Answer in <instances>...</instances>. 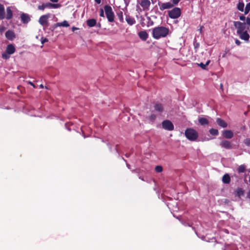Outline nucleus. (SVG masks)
<instances>
[{
  "label": "nucleus",
  "instance_id": "obj_48",
  "mask_svg": "<svg viewBox=\"0 0 250 250\" xmlns=\"http://www.w3.org/2000/svg\"><path fill=\"white\" fill-rule=\"evenodd\" d=\"M29 83L30 85H31L32 86H33L34 87H36L35 85H34V84L32 82H29Z\"/></svg>",
  "mask_w": 250,
  "mask_h": 250
},
{
  "label": "nucleus",
  "instance_id": "obj_51",
  "mask_svg": "<svg viewBox=\"0 0 250 250\" xmlns=\"http://www.w3.org/2000/svg\"><path fill=\"white\" fill-rule=\"evenodd\" d=\"M139 178H140L141 180H142V181H144V178H143V177H139Z\"/></svg>",
  "mask_w": 250,
  "mask_h": 250
},
{
  "label": "nucleus",
  "instance_id": "obj_12",
  "mask_svg": "<svg viewBox=\"0 0 250 250\" xmlns=\"http://www.w3.org/2000/svg\"><path fill=\"white\" fill-rule=\"evenodd\" d=\"M222 135L226 139H231L233 137V133L230 130H224Z\"/></svg>",
  "mask_w": 250,
  "mask_h": 250
},
{
  "label": "nucleus",
  "instance_id": "obj_21",
  "mask_svg": "<svg viewBox=\"0 0 250 250\" xmlns=\"http://www.w3.org/2000/svg\"><path fill=\"white\" fill-rule=\"evenodd\" d=\"M155 110L158 112H162L164 111L163 105L162 104L157 103L154 106Z\"/></svg>",
  "mask_w": 250,
  "mask_h": 250
},
{
  "label": "nucleus",
  "instance_id": "obj_22",
  "mask_svg": "<svg viewBox=\"0 0 250 250\" xmlns=\"http://www.w3.org/2000/svg\"><path fill=\"white\" fill-rule=\"evenodd\" d=\"M5 18V8L3 5L0 3V20Z\"/></svg>",
  "mask_w": 250,
  "mask_h": 250
},
{
  "label": "nucleus",
  "instance_id": "obj_32",
  "mask_svg": "<svg viewBox=\"0 0 250 250\" xmlns=\"http://www.w3.org/2000/svg\"><path fill=\"white\" fill-rule=\"evenodd\" d=\"M250 11V2L248 3L244 9V14L245 15H247L249 13Z\"/></svg>",
  "mask_w": 250,
  "mask_h": 250
},
{
  "label": "nucleus",
  "instance_id": "obj_5",
  "mask_svg": "<svg viewBox=\"0 0 250 250\" xmlns=\"http://www.w3.org/2000/svg\"><path fill=\"white\" fill-rule=\"evenodd\" d=\"M181 14V11L180 8L174 7L171 10L168 11V16L170 18L174 19L179 18Z\"/></svg>",
  "mask_w": 250,
  "mask_h": 250
},
{
  "label": "nucleus",
  "instance_id": "obj_23",
  "mask_svg": "<svg viewBox=\"0 0 250 250\" xmlns=\"http://www.w3.org/2000/svg\"><path fill=\"white\" fill-rule=\"evenodd\" d=\"M198 121L200 124L202 125H208L209 124V122L208 120L204 117L200 118L198 119Z\"/></svg>",
  "mask_w": 250,
  "mask_h": 250
},
{
  "label": "nucleus",
  "instance_id": "obj_33",
  "mask_svg": "<svg viewBox=\"0 0 250 250\" xmlns=\"http://www.w3.org/2000/svg\"><path fill=\"white\" fill-rule=\"evenodd\" d=\"M49 5L50 6V8H59L61 6V5L60 4H53V3H50Z\"/></svg>",
  "mask_w": 250,
  "mask_h": 250
},
{
  "label": "nucleus",
  "instance_id": "obj_24",
  "mask_svg": "<svg viewBox=\"0 0 250 250\" xmlns=\"http://www.w3.org/2000/svg\"><path fill=\"white\" fill-rule=\"evenodd\" d=\"M222 181L224 184H228L230 182V177L228 174H225L222 177Z\"/></svg>",
  "mask_w": 250,
  "mask_h": 250
},
{
  "label": "nucleus",
  "instance_id": "obj_40",
  "mask_svg": "<svg viewBox=\"0 0 250 250\" xmlns=\"http://www.w3.org/2000/svg\"><path fill=\"white\" fill-rule=\"evenodd\" d=\"M243 194H244V191L242 190V188H239L238 189V190H237V194L239 196H240V195H243Z\"/></svg>",
  "mask_w": 250,
  "mask_h": 250
},
{
  "label": "nucleus",
  "instance_id": "obj_25",
  "mask_svg": "<svg viewBox=\"0 0 250 250\" xmlns=\"http://www.w3.org/2000/svg\"><path fill=\"white\" fill-rule=\"evenodd\" d=\"M237 9L241 11V12H244V3L243 1H239L237 5Z\"/></svg>",
  "mask_w": 250,
  "mask_h": 250
},
{
  "label": "nucleus",
  "instance_id": "obj_13",
  "mask_svg": "<svg viewBox=\"0 0 250 250\" xmlns=\"http://www.w3.org/2000/svg\"><path fill=\"white\" fill-rule=\"evenodd\" d=\"M239 35V37L241 39L246 41H249L250 39V35L248 33L247 30L244 32H242L241 33H237Z\"/></svg>",
  "mask_w": 250,
  "mask_h": 250
},
{
  "label": "nucleus",
  "instance_id": "obj_37",
  "mask_svg": "<svg viewBox=\"0 0 250 250\" xmlns=\"http://www.w3.org/2000/svg\"><path fill=\"white\" fill-rule=\"evenodd\" d=\"M245 144L249 146H250V138H247L244 141Z\"/></svg>",
  "mask_w": 250,
  "mask_h": 250
},
{
  "label": "nucleus",
  "instance_id": "obj_45",
  "mask_svg": "<svg viewBox=\"0 0 250 250\" xmlns=\"http://www.w3.org/2000/svg\"><path fill=\"white\" fill-rule=\"evenodd\" d=\"M235 43H236L237 45H239L241 44V42H240V41H239L238 40H237V39H236V40H235Z\"/></svg>",
  "mask_w": 250,
  "mask_h": 250
},
{
  "label": "nucleus",
  "instance_id": "obj_15",
  "mask_svg": "<svg viewBox=\"0 0 250 250\" xmlns=\"http://www.w3.org/2000/svg\"><path fill=\"white\" fill-rule=\"evenodd\" d=\"M6 52L9 55L13 54L15 52V48L12 44L7 45L6 48Z\"/></svg>",
  "mask_w": 250,
  "mask_h": 250
},
{
  "label": "nucleus",
  "instance_id": "obj_1",
  "mask_svg": "<svg viewBox=\"0 0 250 250\" xmlns=\"http://www.w3.org/2000/svg\"><path fill=\"white\" fill-rule=\"evenodd\" d=\"M169 33V30L168 27L158 26L153 28L152 36L154 39L158 40L162 38L166 37Z\"/></svg>",
  "mask_w": 250,
  "mask_h": 250
},
{
  "label": "nucleus",
  "instance_id": "obj_17",
  "mask_svg": "<svg viewBox=\"0 0 250 250\" xmlns=\"http://www.w3.org/2000/svg\"><path fill=\"white\" fill-rule=\"evenodd\" d=\"M125 21H126L128 24L131 26L134 24L136 22L135 19L133 17H130L128 15H125Z\"/></svg>",
  "mask_w": 250,
  "mask_h": 250
},
{
  "label": "nucleus",
  "instance_id": "obj_30",
  "mask_svg": "<svg viewBox=\"0 0 250 250\" xmlns=\"http://www.w3.org/2000/svg\"><path fill=\"white\" fill-rule=\"evenodd\" d=\"M209 132L210 134L213 136H217L219 134L218 130L217 129L211 128L209 129Z\"/></svg>",
  "mask_w": 250,
  "mask_h": 250
},
{
  "label": "nucleus",
  "instance_id": "obj_53",
  "mask_svg": "<svg viewBox=\"0 0 250 250\" xmlns=\"http://www.w3.org/2000/svg\"><path fill=\"white\" fill-rule=\"evenodd\" d=\"M153 24V22L152 21L150 22V25H152Z\"/></svg>",
  "mask_w": 250,
  "mask_h": 250
},
{
  "label": "nucleus",
  "instance_id": "obj_14",
  "mask_svg": "<svg viewBox=\"0 0 250 250\" xmlns=\"http://www.w3.org/2000/svg\"><path fill=\"white\" fill-rule=\"evenodd\" d=\"M5 37L8 40L12 41L14 38H15L16 36L13 31L9 30L6 32Z\"/></svg>",
  "mask_w": 250,
  "mask_h": 250
},
{
  "label": "nucleus",
  "instance_id": "obj_36",
  "mask_svg": "<svg viewBox=\"0 0 250 250\" xmlns=\"http://www.w3.org/2000/svg\"><path fill=\"white\" fill-rule=\"evenodd\" d=\"M246 24L247 26V29H249V28L250 27V17H247Z\"/></svg>",
  "mask_w": 250,
  "mask_h": 250
},
{
  "label": "nucleus",
  "instance_id": "obj_2",
  "mask_svg": "<svg viewBox=\"0 0 250 250\" xmlns=\"http://www.w3.org/2000/svg\"><path fill=\"white\" fill-rule=\"evenodd\" d=\"M185 135L186 138L190 141H195L199 137L197 131L192 128L186 129Z\"/></svg>",
  "mask_w": 250,
  "mask_h": 250
},
{
  "label": "nucleus",
  "instance_id": "obj_4",
  "mask_svg": "<svg viewBox=\"0 0 250 250\" xmlns=\"http://www.w3.org/2000/svg\"><path fill=\"white\" fill-rule=\"evenodd\" d=\"M233 25L237 29V33H241L247 30V26L245 22H242L239 21H235L233 22Z\"/></svg>",
  "mask_w": 250,
  "mask_h": 250
},
{
  "label": "nucleus",
  "instance_id": "obj_7",
  "mask_svg": "<svg viewBox=\"0 0 250 250\" xmlns=\"http://www.w3.org/2000/svg\"><path fill=\"white\" fill-rule=\"evenodd\" d=\"M50 17V14L48 13L42 16L39 20V23L42 26H48V19Z\"/></svg>",
  "mask_w": 250,
  "mask_h": 250
},
{
  "label": "nucleus",
  "instance_id": "obj_26",
  "mask_svg": "<svg viewBox=\"0 0 250 250\" xmlns=\"http://www.w3.org/2000/svg\"><path fill=\"white\" fill-rule=\"evenodd\" d=\"M49 4L50 2L43 3L42 5H39L38 8L40 10H43L46 8H50V6L49 5Z\"/></svg>",
  "mask_w": 250,
  "mask_h": 250
},
{
  "label": "nucleus",
  "instance_id": "obj_50",
  "mask_svg": "<svg viewBox=\"0 0 250 250\" xmlns=\"http://www.w3.org/2000/svg\"><path fill=\"white\" fill-rule=\"evenodd\" d=\"M248 197L250 199V190L249 191V192L248 193Z\"/></svg>",
  "mask_w": 250,
  "mask_h": 250
},
{
  "label": "nucleus",
  "instance_id": "obj_16",
  "mask_svg": "<svg viewBox=\"0 0 250 250\" xmlns=\"http://www.w3.org/2000/svg\"><path fill=\"white\" fill-rule=\"evenodd\" d=\"M139 38L143 41H145L148 37V35L146 31H141L138 33Z\"/></svg>",
  "mask_w": 250,
  "mask_h": 250
},
{
  "label": "nucleus",
  "instance_id": "obj_38",
  "mask_svg": "<svg viewBox=\"0 0 250 250\" xmlns=\"http://www.w3.org/2000/svg\"><path fill=\"white\" fill-rule=\"evenodd\" d=\"M41 41L42 44H43L45 42H47L48 40L46 38L42 37Z\"/></svg>",
  "mask_w": 250,
  "mask_h": 250
},
{
  "label": "nucleus",
  "instance_id": "obj_44",
  "mask_svg": "<svg viewBox=\"0 0 250 250\" xmlns=\"http://www.w3.org/2000/svg\"><path fill=\"white\" fill-rule=\"evenodd\" d=\"M171 1L174 4L176 5L179 3L180 0H171Z\"/></svg>",
  "mask_w": 250,
  "mask_h": 250
},
{
  "label": "nucleus",
  "instance_id": "obj_9",
  "mask_svg": "<svg viewBox=\"0 0 250 250\" xmlns=\"http://www.w3.org/2000/svg\"><path fill=\"white\" fill-rule=\"evenodd\" d=\"M174 4L170 2L159 3V8L160 10L163 11L165 9H170L173 7Z\"/></svg>",
  "mask_w": 250,
  "mask_h": 250
},
{
  "label": "nucleus",
  "instance_id": "obj_31",
  "mask_svg": "<svg viewBox=\"0 0 250 250\" xmlns=\"http://www.w3.org/2000/svg\"><path fill=\"white\" fill-rule=\"evenodd\" d=\"M237 171L239 173H243L246 171V167L244 165H240L237 169Z\"/></svg>",
  "mask_w": 250,
  "mask_h": 250
},
{
  "label": "nucleus",
  "instance_id": "obj_3",
  "mask_svg": "<svg viewBox=\"0 0 250 250\" xmlns=\"http://www.w3.org/2000/svg\"><path fill=\"white\" fill-rule=\"evenodd\" d=\"M104 10L108 21L110 22H114L115 16L112 7L109 5H105L104 6Z\"/></svg>",
  "mask_w": 250,
  "mask_h": 250
},
{
  "label": "nucleus",
  "instance_id": "obj_41",
  "mask_svg": "<svg viewBox=\"0 0 250 250\" xmlns=\"http://www.w3.org/2000/svg\"><path fill=\"white\" fill-rule=\"evenodd\" d=\"M199 46H200V44L199 42H194V48L195 49H197L199 47Z\"/></svg>",
  "mask_w": 250,
  "mask_h": 250
},
{
  "label": "nucleus",
  "instance_id": "obj_42",
  "mask_svg": "<svg viewBox=\"0 0 250 250\" xmlns=\"http://www.w3.org/2000/svg\"><path fill=\"white\" fill-rule=\"evenodd\" d=\"M100 16L102 17H104V11L102 8L100 9Z\"/></svg>",
  "mask_w": 250,
  "mask_h": 250
},
{
  "label": "nucleus",
  "instance_id": "obj_29",
  "mask_svg": "<svg viewBox=\"0 0 250 250\" xmlns=\"http://www.w3.org/2000/svg\"><path fill=\"white\" fill-rule=\"evenodd\" d=\"M210 63V61H208L205 64L203 63V62H201L200 63H198V65L200 66L203 69L206 70L207 69V66Z\"/></svg>",
  "mask_w": 250,
  "mask_h": 250
},
{
  "label": "nucleus",
  "instance_id": "obj_10",
  "mask_svg": "<svg viewBox=\"0 0 250 250\" xmlns=\"http://www.w3.org/2000/svg\"><path fill=\"white\" fill-rule=\"evenodd\" d=\"M139 4L144 10H148L151 3L149 0H141Z\"/></svg>",
  "mask_w": 250,
  "mask_h": 250
},
{
  "label": "nucleus",
  "instance_id": "obj_54",
  "mask_svg": "<svg viewBox=\"0 0 250 250\" xmlns=\"http://www.w3.org/2000/svg\"><path fill=\"white\" fill-rule=\"evenodd\" d=\"M98 27H100L101 26V24L100 23H98Z\"/></svg>",
  "mask_w": 250,
  "mask_h": 250
},
{
  "label": "nucleus",
  "instance_id": "obj_19",
  "mask_svg": "<svg viewBox=\"0 0 250 250\" xmlns=\"http://www.w3.org/2000/svg\"><path fill=\"white\" fill-rule=\"evenodd\" d=\"M216 123L221 127H222L223 128L227 127V123L225 121H224L223 120L220 118H217L216 119Z\"/></svg>",
  "mask_w": 250,
  "mask_h": 250
},
{
  "label": "nucleus",
  "instance_id": "obj_20",
  "mask_svg": "<svg viewBox=\"0 0 250 250\" xmlns=\"http://www.w3.org/2000/svg\"><path fill=\"white\" fill-rule=\"evenodd\" d=\"M97 21L94 19H90L86 21V24L89 27H92L96 25Z\"/></svg>",
  "mask_w": 250,
  "mask_h": 250
},
{
  "label": "nucleus",
  "instance_id": "obj_47",
  "mask_svg": "<svg viewBox=\"0 0 250 250\" xmlns=\"http://www.w3.org/2000/svg\"><path fill=\"white\" fill-rule=\"evenodd\" d=\"M97 4H100L101 2V0H94Z\"/></svg>",
  "mask_w": 250,
  "mask_h": 250
},
{
  "label": "nucleus",
  "instance_id": "obj_35",
  "mask_svg": "<svg viewBox=\"0 0 250 250\" xmlns=\"http://www.w3.org/2000/svg\"><path fill=\"white\" fill-rule=\"evenodd\" d=\"M155 170L157 172H161L163 171V167L161 166H157L155 168Z\"/></svg>",
  "mask_w": 250,
  "mask_h": 250
},
{
  "label": "nucleus",
  "instance_id": "obj_43",
  "mask_svg": "<svg viewBox=\"0 0 250 250\" xmlns=\"http://www.w3.org/2000/svg\"><path fill=\"white\" fill-rule=\"evenodd\" d=\"M239 19L241 21H244L246 19V17L244 15H242L239 17Z\"/></svg>",
  "mask_w": 250,
  "mask_h": 250
},
{
  "label": "nucleus",
  "instance_id": "obj_46",
  "mask_svg": "<svg viewBox=\"0 0 250 250\" xmlns=\"http://www.w3.org/2000/svg\"><path fill=\"white\" fill-rule=\"evenodd\" d=\"M79 28L76 27H72V31L74 32L75 30H78Z\"/></svg>",
  "mask_w": 250,
  "mask_h": 250
},
{
  "label": "nucleus",
  "instance_id": "obj_8",
  "mask_svg": "<svg viewBox=\"0 0 250 250\" xmlns=\"http://www.w3.org/2000/svg\"><path fill=\"white\" fill-rule=\"evenodd\" d=\"M220 146L224 148L230 149L233 148L232 144L229 141L224 140L220 143Z\"/></svg>",
  "mask_w": 250,
  "mask_h": 250
},
{
  "label": "nucleus",
  "instance_id": "obj_27",
  "mask_svg": "<svg viewBox=\"0 0 250 250\" xmlns=\"http://www.w3.org/2000/svg\"><path fill=\"white\" fill-rule=\"evenodd\" d=\"M117 16L119 18L121 22H124L123 13L122 11H120L117 13Z\"/></svg>",
  "mask_w": 250,
  "mask_h": 250
},
{
  "label": "nucleus",
  "instance_id": "obj_6",
  "mask_svg": "<svg viewBox=\"0 0 250 250\" xmlns=\"http://www.w3.org/2000/svg\"><path fill=\"white\" fill-rule=\"evenodd\" d=\"M162 126L163 129L168 131H172L174 128L172 123L168 120L163 121L162 123Z\"/></svg>",
  "mask_w": 250,
  "mask_h": 250
},
{
  "label": "nucleus",
  "instance_id": "obj_52",
  "mask_svg": "<svg viewBox=\"0 0 250 250\" xmlns=\"http://www.w3.org/2000/svg\"><path fill=\"white\" fill-rule=\"evenodd\" d=\"M40 87H41V88H43V85H42V84H41V85H40Z\"/></svg>",
  "mask_w": 250,
  "mask_h": 250
},
{
  "label": "nucleus",
  "instance_id": "obj_34",
  "mask_svg": "<svg viewBox=\"0 0 250 250\" xmlns=\"http://www.w3.org/2000/svg\"><path fill=\"white\" fill-rule=\"evenodd\" d=\"M10 55H9L8 54H7L6 53V52H5L3 53L2 54V58L3 59L7 60V59H8L10 58Z\"/></svg>",
  "mask_w": 250,
  "mask_h": 250
},
{
  "label": "nucleus",
  "instance_id": "obj_18",
  "mask_svg": "<svg viewBox=\"0 0 250 250\" xmlns=\"http://www.w3.org/2000/svg\"><path fill=\"white\" fill-rule=\"evenodd\" d=\"M6 14L5 15V18L8 20H11L13 17V11L11 9L10 7H8L6 8Z\"/></svg>",
  "mask_w": 250,
  "mask_h": 250
},
{
  "label": "nucleus",
  "instance_id": "obj_39",
  "mask_svg": "<svg viewBox=\"0 0 250 250\" xmlns=\"http://www.w3.org/2000/svg\"><path fill=\"white\" fill-rule=\"evenodd\" d=\"M156 116L154 114H151L149 117V119L151 121H154L156 119Z\"/></svg>",
  "mask_w": 250,
  "mask_h": 250
},
{
  "label": "nucleus",
  "instance_id": "obj_55",
  "mask_svg": "<svg viewBox=\"0 0 250 250\" xmlns=\"http://www.w3.org/2000/svg\"><path fill=\"white\" fill-rule=\"evenodd\" d=\"M220 87H221V88H223V84H220Z\"/></svg>",
  "mask_w": 250,
  "mask_h": 250
},
{
  "label": "nucleus",
  "instance_id": "obj_28",
  "mask_svg": "<svg viewBox=\"0 0 250 250\" xmlns=\"http://www.w3.org/2000/svg\"><path fill=\"white\" fill-rule=\"evenodd\" d=\"M57 26L67 27L69 26V24L66 21H64L62 22H58L57 23Z\"/></svg>",
  "mask_w": 250,
  "mask_h": 250
},
{
  "label": "nucleus",
  "instance_id": "obj_56",
  "mask_svg": "<svg viewBox=\"0 0 250 250\" xmlns=\"http://www.w3.org/2000/svg\"><path fill=\"white\" fill-rule=\"evenodd\" d=\"M147 19H148V20H150V17H147Z\"/></svg>",
  "mask_w": 250,
  "mask_h": 250
},
{
  "label": "nucleus",
  "instance_id": "obj_49",
  "mask_svg": "<svg viewBox=\"0 0 250 250\" xmlns=\"http://www.w3.org/2000/svg\"><path fill=\"white\" fill-rule=\"evenodd\" d=\"M50 0L53 2H57L59 1V0Z\"/></svg>",
  "mask_w": 250,
  "mask_h": 250
},
{
  "label": "nucleus",
  "instance_id": "obj_11",
  "mask_svg": "<svg viewBox=\"0 0 250 250\" xmlns=\"http://www.w3.org/2000/svg\"><path fill=\"white\" fill-rule=\"evenodd\" d=\"M21 19L24 24H27L31 20L29 15L26 13H22L21 15Z\"/></svg>",
  "mask_w": 250,
  "mask_h": 250
}]
</instances>
